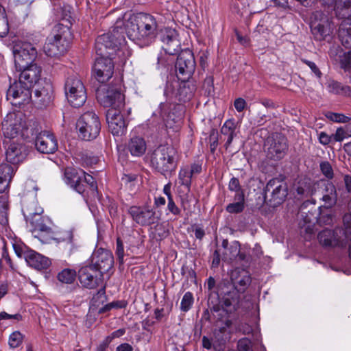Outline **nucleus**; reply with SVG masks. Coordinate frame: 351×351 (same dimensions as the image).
<instances>
[{"label":"nucleus","mask_w":351,"mask_h":351,"mask_svg":"<svg viewBox=\"0 0 351 351\" xmlns=\"http://www.w3.org/2000/svg\"><path fill=\"white\" fill-rule=\"evenodd\" d=\"M320 170L323 175L328 179H332L334 176L333 169L328 161H323L319 165Z\"/></svg>","instance_id":"51"},{"label":"nucleus","mask_w":351,"mask_h":351,"mask_svg":"<svg viewBox=\"0 0 351 351\" xmlns=\"http://www.w3.org/2000/svg\"><path fill=\"white\" fill-rule=\"evenodd\" d=\"M264 149L267 159L279 161L287 154L289 149L287 138L282 133H272L266 138Z\"/></svg>","instance_id":"6"},{"label":"nucleus","mask_w":351,"mask_h":351,"mask_svg":"<svg viewBox=\"0 0 351 351\" xmlns=\"http://www.w3.org/2000/svg\"><path fill=\"white\" fill-rule=\"evenodd\" d=\"M339 38L341 44H351V21H343L339 28Z\"/></svg>","instance_id":"32"},{"label":"nucleus","mask_w":351,"mask_h":351,"mask_svg":"<svg viewBox=\"0 0 351 351\" xmlns=\"http://www.w3.org/2000/svg\"><path fill=\"white\" fill-rule=\"evenodd\" d=\"M25 258L30 267L37 270L47 269L51 263L49 258L32 250L25 253Z\"/></svg>","instance_id":"28"},{"label":"nucleus","mask_w":351,"mask_h":351,"mask_svg":"<svg viewBox=\"0 0 351 351\" xmlns=\"http://www.w3.org/2000/svg\"><path fill=\"white\" fill-rule=\"evenodd\" d=\"M151 163L153 168L165 177L171 176L178 167L176 150L169 145H160L152 153Z\"/></svg>","instance_id":"2"},{"label":"nucleus","mask_w":351,"mask_h":351,"mask_svg":"<svg viewBox=\"0 0 351 351\" xmlns=\"http://www.w3.org/2000/svg\"><path fill=\"white\" fill-rule=\"evenodd\" d=\"M56 240L58 241L66 242L69 245V254H71L73 249L75 247L73 241V233L71 230L62 232L60 237L56 239Z\"/></svg>","instance_id":"41"},{"label":"nucleus","mask_w":351,"mask_h":351,"mask_svg":"<svg viewBox=\"0 0 351 351\" xmlns=\"http://www.w3.org/2000/svg\"><path fill=\"white\" fill-rule=\"evenodd\" d=\"M95 52L98 58H110L112 61L117 56L120 59L124 57L121 45H96Z\"/></svg>","instance_id":"29"},{"label":"nucleus","mask_w":351,"mask_h":351,"mask_svg":"<svg viewBox=\"0 0 351 351\" xmlns=\"http://www.w3.org/2000/svg\"><path fill=\"white\" fill-rule=\"evenodd\" d=\"M339 60L341 68L348 71L351 68V50L340 53Z\"/></svg>","instance_id":"43"},{"label":"nucleus","mask_w":351,"mask_h":351,"mask_svg":"<svg viewBox=\"0 0 351 351\" xmlns=\"http://www.w3.org/2000/svg\"><path fill=\"white\" fill-rule=\"evenodd\" d=\"M57 278L62 283L71 284L76 278V271L71 269H64L58 273Z\"/></svg>","instance_id":"36"},{"label":"nucleus","mask_w":351,"mask_h":351,"mask_svg":"<svg viewBox=\"0 0 351 351\" xmlns=\"http://www.w3.org/2000/svg\"><path fill=\"white\" fill-rule=\"evenodd\" d=\"M310 27L316 41L324 40L330 35L332 28L327 16L320 11H316L312 14Z\"/></svg>","instance_id":"15"},{"label":"nucleus","mask_w":351,"mask_h":351,"mask_svg":"<svg viewBox=\"0 0 351 351\" xmlns=\"http://www.w3.org/2000/svg\"><path fill=\"white\" fill-rule=\"evenodd\" d=\"M96 95L98 101L104 107L121 109L124 106V95L119 87H100Z\"/></svg>","instance_id":"14"},{"label":"nucleus","mask_w":351,"mask_h":351,"mask_svg":"<svg viewBox=\"0 0 351 351\" xmlns=\"http://www.w3.org/2000/svg\"><path fill=\"white\" fill-rule=\"evenodd\" d=\"M265 199L275 207L281 204L288 194L287 184L278 178H272L267 183L264 189Z\"/></svg>","instance_id":"12"},{"label":"nucleus","mask_w":351,"mask_h":351,"mask_svg":"<svg viewBox=\"0 0 351 351\" xmlns=\"http://www.w3.org/2000/svg\"><path fill=\"white\" fill-rule=\"evenodd\" d=\"M53 88L50 80L45 78L35 89V97L44 106L49 104L53 99Z\"/></svg>","instance_id":"26"},{"label":"nucleus","mask_w":351,"mask_h":351,"mask_svg":"<svg viewBox=\"0 0 351 351\" xmlns=\"http://www.w3.org/2000/svg\"><path fill=\"white\" fill-rule=\"evenodd\" d=\"M320 211L317 217H315L317 223L320 226L331 225L333 223L334 216L328 208L322 209L319 208Z\"/></svg>","instance_id":"33"},{"label":"nucleus","mask_w":351,"mask_h":351,"mask_svg":"<svg viewBox=\"0 0 351 351\" xmlns=\"http://www.w3.org/2000/svg\"><path fill=\"white\" fill-rule=\"evenodd\" d=\"M193 199V195H189V192L180 195V204L181 207L186 213V214H191L192 213L191 202Z\"/></svg>","instance_id":"44"},{"label":"nucleus","mask_w":351,"mask_h":351,"mask_svg":"<svg viewBox=\"0 0 351 351\" xmlns=\"http://www.w3.org/2000/svg\"><path fill=\"white\" fill-rule=\"evenodd\" d=\"M332 135L333 141L336 142H341L344 138L350 136L346 127L345 128L342 127L338 128L335 133Z\"/></svg>","instance_id":"53"},{"label":"nucleus","mask_w":351,"mask_h":351,"mask_svg":"<svg viewBox=\"0 0 351 351\" xmlns=\"http://www.w3.org/2000/svg\"><path fill=\"white\" fill-rule=\"evenodd\" d=\"M73 34L67 25L57 24L52 29L49 39L50 42L69 44L73 42Z\"/></svg>","instance_id":"27"},{"label":"nucleus","mask_w":351,"mask_h":351,"mask_svg":"<svg viewBox=\"0 0 351 351\" xmlns=\"http://www.w3.org/2000/svg\"><path fill=\"white\" fill-rule=\"evenodd\" d=\"M237 351H252L251 341L247 338H243L238 341Z\"/></svg>","instance_id":"55"},{"label":"nucleus","mask_w":351,"mask_h":351,"mask_svg":"<svg viewBox=\"0 0 351 351\" xmlns=\"http://www.w3.org/2000/svg\"><path fill=\"white\" fill-rule=\"evenodd\" d=\"M103 276L101 271H98L90 265L82 267L78 271L79 280L84 287L93 289L101 286L97 293L94 295L93 300L105 296L106 287L102 285Z\"/></svg>","instance_id":"7"},{"label":"nucleus","mask_w":351,"mask_h":351,"mask_svg":"<svg viewBox=\"0 0 351 351\" xmlns=\"http://www.w3.org/2000/svg\"><path fill=\"white\" fill-rule=\"evenodd\" d=\"M167 208L174 215H179L180 214V209L175 204L173 197L168 199Z\"/></svg>","instance_id":"59"},{"label":"nucleus","mask_w":351,"mask_h":351,"mask_svg":"<svg viewBox=\"0 0 351 351\" xmlns=\"http://www.w3.org/2000/svg\"><path fill=\"white\" fill-rule=\"evenodd\" d=\"M4 144H5V159L8 162L16 165L25 158L27 150L22 143L9 140V141H5Z\"/></svg>","instance_id":"23"},{"label":"nucleus","mask_w":351,"mask_h":351,"mask_svg":"<svg viewBox=\"0 0 351 351\" xmlns=\"http://www.w3.org/2000/svg\"><path fill=\"white\" fill-rule=\"evenodd\" d=\"M178 96L179 97V101L186 102V101L190 100L193 96V93L190 89V87L184 84L183 86H180L178 88Z\"/></svg>","instance_id":"45"},{"label":"nucleus","mask_w":351,"mask_h":351,"mask_svg":"<svg viewBox=\"0 0 351 351\" xmlns=\"http://www.w3.org/2000/svg\"><path fill=\"white\" fill-rule=\"evenodd\" d=\"M318 140L322 145H328L333 141L332 135H328L325 132H321L318 134Z\"/></svg>","instance_id":"57"},{"label":"nucleus","mask_w":351,"mask_h":351,"mask_svg":"<svg viewBox=\"0 0 351 351\" xmlns=\"http://www.w3.org/2000/svg\"><path fill=\"white\" fill-rule=\"evenodd\" d=\"M251 283V277L245 269H235L231 273L230 280L222 279L216 285L213 277L207 280L208 304L214 312L234 313L239 308L244 293Z\"/></svg>","instance_id":"1"},{"label":"nucleus","mask_w":351,"mask_h":351,"mask_svg":"<svg viewBox=\"0 0 351 351\" xmlns=\"http://www.w3.org/2000/svg\"><path fill=\"white\" fill-rule=\"evenodd\" d=\"M180 45H164L162 47V50L166 54L169 56H175L180 52Z\"/></svg>","instance_id":"58"},{"label":"nucleus","mask_w":351,"mask_h":351,"mask_svg":"<svg viewBox=\"0 0 351 351\" xmlns=\"http://www.w3.org/2000/svg\"><path fill=\"white\" fill-rule=\"evenodd\" d=\"M125 330L124 328H120L112 332L110 335L106 337V339H110L109 342L111 343L112 339L123 336L125 334Z\"/></svg>","instance_id":"64"},{"label":"nucleus","mask_w":351,"mask_h":351,"mask_svg":"<svg viewBox=\"0 0 351 351\" xmlns=\"http://www.w3.org/2000/svg\"><path fill=\"white\" fill-rule=\"evenodd\" d=\"M325 193L322 199L324 202V208H329L335 205L337 199L336 188L332 182H328L325 185Z\"/></svg>","instance_id":"31"},{"label":"nucleus","mask_w":351,"mask_h":351,"mask_svg":"<svg viewBox=\"0 0 351 351\" xmlns=\"http://www.w3.org/2000/svg\"><path fill=\"white\" fill-rule=\"evenodd\" d=\"M228 189L232 191H240L241 186L239 179L234 177L232 178L229 182Z\"/></svg>","instance_id":"60"},{"label":"nucleus","mask_w":351,"mask_h":351,"mask_svg":"<svg viewBox=\"0 0 351 351\" xmlns=\"http://www.w3.org/2000/svg\"><path fill=\"white\" fill-rule=\"evenodd\" d=\"M23 336L18 331L12 332L9 339V345L11 348H17L22 342Z\"/></svg>","instance_id":"52"},{"label":"nucleus","mask_w":351,"mask_h":351,"mask_svg":"<svg viewBox=\"0 0 351 351\" xmlns=\"http://www.w3.org/2000/svg\"><path fill=\"white\" fill-rule=\"evenodd\" d=\"M32 91L29 87H26V84L20 83V80L14 82L11 84L7 90L6 97L9 100L10 97L13 99H19V104L25 103L29 101L31 97Z\"/></svg>","instance_id":"25"},{"label":"nucleus","mask_w":351,"mask_h":351,"mask_svg":"<svg viewBox=\"0 0 351 351\" xmlns=\"http://www.w3.org/2000/svg\"><path fill=\"white\" fill-rule=\"evenodd\" d=\"M66 50L65 45H43V51L49 57L58 58L64 55Z\"/></svg>","instance_id":"35"},{"label":"nucleus","mask_w":351,"mask_h":351,"mask_svg":"<svg viewBox=\"0 0 351 351\" xmlns=\"http://www.w3.org/2000/svg\"><path fill=\"white\" fill-rule=\"evenodd\" d=\"M327 88L330 93L336 95L346 94L348 91H350L349 86H343L341 83L334 80L328 83Z\"/></svg>","instance_id":"37"},{"label":"nucleus","mask_w":351,"mask_h":351,"mask_svg":"<svg viewBox=\"0 0 351 351\" xmlns=\"http://www.w3.org/2000/svg\"><path fill=\"white\" fill-rule=\"evenodd\" d=\"M236 258L241 261L243 265H245L250 263L251 257L250 255L246 254L245 252H241L239 250V253L237 254Z\"/></svg>","instance_id":"63"},{"label":"nucleus","mask_w":351,"mask_h":351,"mask_svg":"<svg viewBox=\"0 0 351 351\" xmlns=\"http://www.w3.org/2000/svg\"><path fill=\"white\" fill-rule=\"evenodd\" d=\"M246 101L243 98H237L234 100V106L235 109L239 112H242L246 107Z\"/></svg>","instance_id":"62"},{"label":"nucleus","mask_w":351,"mask_h":351,"mask_svg":"<svg viewBox=\"0 0 351 351\" xmlns=\"http://www.w3.org/2000/svg\"><path fill=\"white\" fill-rule=\"evenodd\" d=\"M22 319V316L19 313L10 315L5 312L1 311V319H11L12 322H19Z\"/></svg>","instance_id":"61"},{"label":"nucleus","mask_w":351,"mask_h":351,"mask_svg":"<svg viewBox=\"0 0 351 351\" xmlns=\"http://www.w3.org/2000/svg\"><path fill=\"white\" fill-rule=\"evenodd\" d=\"M79 136L84 141L95 139L99 134L101 124L98 116L93 111L84 112L77 121Z\"/></svg>","instance_id":"8"},{"label":"nucleus","mask_w":351,"mask_h":351,"mask_svg":"<svg viewBox=\"0 0 351 351\" xmlns=\"http://www.w3.org/2000/svg\"><path fill=\"white\" fill-rule=\"evenodd\" d=\"M193 294L188 291L186 292L181 301L180 304V309L183 312H187L189 311V309L191 308L193 304Z\"/></svg>","instance_id":"46"},{"label":"nucleus","mask_w":351,"mask_h":351,"mask_svg":"<svg viewBox=\"0 0 351 351\" xmlns=\"http://www.w3.org/2000/svg\"><path fill=\"white\" fill-rule=\"evenodd\" d=\"M128 306V302L126 300H116L112 301V302H110L107 304H106L102 308H99V313H104L107 311H110L112 308H125Z\"/></svg>","instance_id":"39"},{"label":"nucleus","mask_w":351,"mask_h":351,"mask_svg":"<svg viewBox=\"0 0 351 351\" xmlns=\"http://www.w3.org/2000/svg\"><path fill=\"white\" fill-rule=\"evenodd\" d=\"M135 24L132 28L128 29L127 35L129 39L135 42L141 38H154L158 33V23L156 18L145 13H140L134 17Z\"/></svg>","instance_id":"4"},{"label":"nucleus","mask_w":351,"mask_h":351,"mask_svg":"<svg viewBox=\"0 0 351 351\" xmlns=\"http://www.w3.org/2000/svg\"><path fill=\"white\" fill-rule=\"evenodd\" d=\"M154 234H155L156 238L159 239L160 240H162L168 236L169 232L167 230L165 229V228L163 225L158 224L155 227V233Z\"/></svg>","instance_id":"56"},{"label":"nucleus","mask_w":351,"mask_h":351,"mask_svg":"<svg viewBox=\"0 0 351 351\" xmlns=\"http://www.w3.org/2000/svg\"><path fill=\"white\" fill-rule=\"evenodd\" d=\"M239 199L240 201L234 203L229 204L226 206V211L230 213H240L244 209V196L243 194L239 195Z\"/></svg>","instance_id":"40"},{"label":"nucleus","mask_w":351,"mask_h":351,"mask_svg":"<svg viewBox=\"0 0 351 351\" xmlns=\"http://www.w3.org/2000/svg\"><path fill=\"white\" fill-rule=\"evenodd\" d=\"M25 123L21 113L10 112L1 122V130L5 138L13 139L25 128Z\"/></svg>","instance_id":"17"},{"label":"nucleus","mask_w":351,"mask_h":351,"mask_svg":"<svg viewBox=\"0 0 351 351\" xmlns=\"http://www.w3.org/2000/svg\"><path fill=\"white\" fill-rule=\"evenodd\" d=\"M19 70L21 71L19 79L20 83L26 84V87H29L32 89L40 80L41 68L36 64H34Z\"/></svg>","instance_id":"24"},{"label":"nucleus","mask_w":351,"mask_h":351,"mask_svg":"<svg viewBox=\"0 0 351 351\" xmlns=\"http://www.w3.org/2000/svg\"><path fill=\"white\" fill-rule=\"evenodd\" d=\"M178 33L176 29L172 28H165L162 30L160 34V40L162 43H173L178 40Z\"/></svg>","instance_id":"38"},{"label":"nucleus","mask_w":351,"mask_h":351,"mask_svg":"<svg viewBox=\"0 0 351 351\" xmlns=\"http://www.w3.org/2000/svg\"><path fill=\"white\" fill-rule=\"evenodd\" d=\"M64 90L69 103L74 108H80L86 102V88L77 76L71 75L66 80Z\"/></svg>","instance_id":"9"},{"label":"nucleus","mask_w":351,"mask_h":351,"mask_svg":"<svg viewBox=\"0 0 351 351\" xmlns=\"http://www.w3.org/2000/svg\"><path fill=\"white\" fill-rule=\"evenodd\" d=\"M326 117L332 121L337 123H348L350 119L343 114L328 112Z\"/></svg>","instance_id":"49"},{"label":"nucleus","mask_w":351,"mask_h":351,"mask_svg":"<svg viewBox=\"0 0 351 351\" xmlns=\"http://www.w3.org/2000/svg\"><path fill=\"white\" fill-rule=\"evenodd\" d=\"M128 213L132 220L141 226H148L156 223L159 217L156 211L149 206H132L128 209Z\"/></svg>","instance_id":"16"},{"label":"nucleus","mask_w":351,"mask_h":351,"mask_svg":"<svg viewBox=\"0 0 351 351\" xmlns=\"http://www.w3.org/2000/svg\"><path fill=\"white\" fill-rule=\"evenodd\" d=\"M195 61L193 51L189 49L182 50L176 62V71L179 80H188L195 69Z\"/></svg>","instance_id":"13"},{"label":"nucleus","mask_w":351,"mask_h":351,"mask_svg":"<svg viewBox=\"0 0 351 351\" xmlns=\"http://www.w3.org/2000/svg\"><path fill=\"white\" fill-rule=\"evenodd\" d=\"M14 167L10 165L1 164V174H3V177L1 176V184L6 182L4 186L3 191H1V234L3 235L1 237L7 241L8 245L10 244L12 247H15V243L14 241V233L8 226V219L7 210H8V192H5L9 189L10 183L14 175Z\"/></svg>","instance_id":"3"},{"label":"nucleus","mask_w":351,"mask_h":351,"mask_svg":"<svg viewBox=\"0 0 351 351\" xmlns=\"http://www.w3.org/2000/svg\"><path fill=\"white\" fill-rule=\"evenodd\" d=\"M114 68V62L110 58L97 57L93 67V73L99 82L105 83L112 77Z\"/></svg>","instance_id":"22"},{"label":"nucleus","mask_w":351,"mask_h":351,"mask_svg":"<svg viewBox=\"0 0 351 351\" xmlns=\"http://www.w3.org/2000/svg\"><path fill=\"white\" fill-rule=\"evenodd\" d=\"M237 128V123L234 119H230L225 121L221 128V133L224 135H230L236 134L235 130Z\"/></svg>","instance_id":"42"},{"label":"nucleus","mask_w":351,"mask_h":351,"mask_svg":"<svg viewBox=\"0 0 351 351\" xmlns=\"http://www.w3.org/2000/svg\"><path fill=\"white\" fill-rule=\"evenodd\" d=\"M216 313L218 317L217 328L214 331V340L219 346H221L224 345L230 339L232 321L230 319V314H227L221 311Z\"/></svg>","instance_id":"18"},{"label":"nucleus","mask_w":351,"mask_h":351,"mask_svg":"<svg viewBox=\"0 0 351 351\" xmlns=\"http://www.w3.org/2000/svg\"><path fill=\"white\" fill-rule=\"evenodd\" d=\"M64 178L66 183L80 194L85 191L86 186H88L93 191L97 189L95 178L82 169L66 168L64 172Z\"/></svg>","instance_id":"5"},{"label":"nucleus","mask_w":351,"mask_h":351,"mask_svg":"<svg viewBox=\"0 0 351 351\" xmlns=\"http://www.w3.org/2000/svg\"><path fill=\"white\" fill-rule=\"evenodd\" d=\"M30 126L31 134L35 136V147L40 153L49 154L58 149L57 139L53 134L48 131H42L36 121H34Z\"/></svg>","instance_id":"10"},{"label":"nucleus","mask_w":351,"mask_h":351,"mask_svg":"<svg viewBox=\"0 0 351 351\" xmlns=\"http://www.w3.org/2000/svg\"><path fill=\"white\" fill-rule=\"evenodd\" d=\"M350 230V227H346L345 230L341 228L334 230L326 228L319 232L317 239L319 243L324 247H344L348 240Z\"/></svg>","instance_id":"11"},{"label":"nucleus","mask_w":351,"mask_h":351,"mask_svg":"<svg viewBox=\"0 0 351 351\" xmlns=\"http://www.w3.org/2000/svg\"><path fill=\"white\" fill-rule=\"evenodd\" d=\"M114 263L112 253L107 249L100 247L93 252L90 265L104 275L113 267Z\"/></svg>","instance_id":"19"},{"label":"nucleus","mask_w":351,"mask_h":351,"mask_svg":"<svg viewBox=\"0 0 351 351\" xmlns=\"http://www.w3.org/2000/svg\"><path fill=\"white\" fill-rule=\"evenodd\" d=\"M192 176L191 172L189 171V167H182L180 170L178 175L179 182L186 188L187 192H189L191 190Z\"/></svg>","instance_id":"34"},{"label":"nucleus","mask_w":351,"mask_h":351,"mask_svg":"<svg viewBox=\"0 0 351 351\" xmlns=\"http://www.w3.org/2000/svg\"><path fill=\"white\" fill-rule=\"evenodd\" d=\"M126 148L132 156H142L146 152L147 145L143 137L135 136L129 140Z\"/></svg>","instance_id":"30"},{"label":"nucleus","mask_w":351,"mask_h":351,"mask_svg":"<svg viewBox=\"0 0 351 351\" xmlns=\"http://www.w3.org/2000/svg\"><path fill=\"white\" fill-rule=\"evenodd\" d=\"M13 54L16 68L22 69L34 64L37 50L32 45H13Z\"/></svg>","instance_id":"21"},{"label":"nucleus","mask_w":351,"mask_h":351,"mask_svg":"<svg viewBox=\"0 0 351 351\" xmlns=\"http://www.w3.org/2000/svg\"><path fill=\"white\" fill-rule=\"evenodd\" d=\"M204 93L208 96H213L215 94L214 78L213 76H207L203 84Z\"/></svg>","instance_id":"48"},{"label":"nucleus","mask_w":351,"mask_h":351,"mask_svg":"<svg viewBox=\"0 0 351 351\" xmlns=\"http://www.w3.org/2000/svg\"><path fill=\"white\" fill-rule=\"evenodd\" d=\"M106 121L109 131L114 136H122L127 130L128 121L121 109L111 108L106 112Z\"/></svg>","instance_id":"20"},{"label":"nucleus","mask_w":351,"mask_h":351,"mask_svg":"<svg viewBox=\"0 0 351 351\" xmlns=\"http://www.w3.org/2000/svg\"><path fill=\"white\" fill-rule=\"evenodd\" d=\"M239 250L240 245L239 242L234 241L230 245L229 248L228 250H226L225 254L226 255H229V258L232 260L237 258V254L239 253Z\"/></svg>","instance_id":"54"},{"label":"nucleus","mask_w":351,"mask_h":351,"mask_svg":"<svg viewBox=\"0 0 351 351\" xmlns=\"http://www.w3.org/2000/svg\"><path fill=\"white\" fill-rule=\"evenodd\" d=\"M115 254L117 256L119 265H123L124 264L123 258L125 256V252L123 243L120 237H118L116 241Z\"/></svg>","instance_id":"47"},{"label":"nucleus","mask_w":351,"mask_h":351,"mask_svg":"<svg viewBox=\"0 0 351 351\" xmlns=\"http://www.w3.org/2000/svg\"><path fill=\"white\" fill-rule=\"evenodd\" d=\"M296 193L301 197H307L312 195L310 183H299L296 188Z\"/></svg>","instance_id":"50"}]
</instances>
